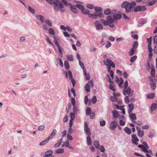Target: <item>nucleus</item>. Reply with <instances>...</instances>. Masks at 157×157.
<instances>
[{
	"instance_id": "f257e3e1",
	"label": "nucleus",
	"mask_w": 157,
	"mask_h": 157,
	"mask_svg": "<svg viewBox=\"0 0 157 157\" xmlns=\"http://www.w3.org/2000/svg\"><path fill=\"white\" fill-rule=\"evenodd\" d=\"M52 2V4L54 5V10L56 12L59 10V8L60 10L62 12H65V10L64 9V6L63 4L59 0H56Z\"/></svg>"
},
{
	"instance_id": "f03ea898",
	"label": "nucleus",
	"mask_w": 157,
	"mask_h": 157,
	"mask_svg": "<svg viewBox=\"0 0 157 157\" xmlns=\"http://www.w3.org/2000/svg\"><path fill=\"white\" fill-rule=\"evenodd\" d=\"M136 4L135 2L132 1L131 3H129V5L128 6V8L126 9V12L129 13L133 11L132 9L134 8L136 6Z\"/></svg>"
},
{
	"instance_id": "7ed1b4c3",
	"label": "nucleus",
	"mask_w": 157,
	"mask_h": 157,
	"mask_svg": "<svg viewBox=\"0 0 157 157\" xmlns=\"http://www.w3.org/2000/svg\"><path fill=\"white\" fill-rule=\"evenodd\" d=\"M118 123L115 120L111 122L109 124V128L112 130L113 131L117 127Z\"/></svg>"
},
{
	"instance_id": "20e7f679",
	"label": "nucleus",
	"mask_w": 157,
	"mask_h": 157,
	"mask_svg": "<svg viewBox=\"0 0 157 157\" xmlns=\"http://www.w3.org/2000/svg\"><path fill=\"white\" fill-rule=\"evenodd\" d=\"M84 129L87 135L90 136L91 135L90 129L88 127V124L86 122L84 123Z\"/></svg>"
},
{
	"instance_id": "39448f33",
	"label": "nucleus",
	"mask_w": 157,
	"mask_h": 157,
	"mask_svg": "<svg viewBox=\"0 0 157 157\" xmlns=\"http://www.w3.org/2000/svg\"><path fill=\"white\" fill-rule=\"evenodd\" d=\"M89 84L91 86L93 87L94 86V84L93 81L92 80L89 81L88 83L86 84L85 86V89L86 91L87 92H89L90 91V86Z\"/></svg>"
},
{
	"instance_id": "423d86ee",
	"label": "nucleus",
	"mask_w": 157,
	"mask_h": 157,
	"mask_svg": "<svg viewBox=\"0 0 157 157\" xmlns=\"http://www.w3.org/2000/svg\"><path fill=\"white\" fill-rule=\"evenodd\" d=\"M70 9L74 13L77 14L78 13V11L77 10L75 5L71 4L70 6Z\"/></svg>"
},
{
	"instance_id": "0eeeda50",
	"label": "nucleus",
	"mask_w": 157,
	"mask_h": 157,
	"mask_svg": "<svg viewBox=\"0 0 157 157\" xmlns=\"http://www.w3.org/2000/svg\"><path fill=\"white\" fill-rule=\"evenodd\" d=\"M53 151L51 150H49L46 151L43 157H54V155H52Z\"/></svg>"
},
{
	"instance_id": "6e6552de",
	"label": "nucleus",
	"mask_w": 157,
	"mask_h": 157,
	"mask_svg": "<svg viewBox=\"0 0 157 157\" xmlns=\"http://www.w3.org/2000/svg\"><path fill=\"white\" fill-rule=\"evenodd\" d=\"M94 25L96 27L97 30L103 29V26L102 24L99 23V21H96L94 23Z\"/></svg>"
},
{
	"instance_id": "1a4fd4ad",
	"label": "nucleus",
	"mask_w": 157,
	"mask_h": 157,
	"mask_svg": "<svg viewBox=\"0 0 157 157\" xmlns=\"http://www.w3.org/2000/svg\"><path fill=\"white\" fill-rule=\"evenodd\" d=\"M136 129L138 131V135L141 137H142L144 135V132L143 131H141L140 128L139 127H136Z\"/></svg>"
},
{
	"instance_id": "9d476101",
	"label": "nucleus",
	"mask_w": 157,
	"mask_h": 157,
	"mask_svg": "<svg viewBox=\"0 0 157 157\" xmlns=\"http://www.w3.org/2000/svg\"><path fill=\"white\" fill-rule=\"evenodd\" d=\"M129 2L127 1L123 2L121 4V7L125 8V12H126V9L128 8V6L129 5Z\"/></svg>"
},
{
	"instance_id": "9b49d317",
	"label": "nucleus",
	"mask_w": 157,
	"mask_h": 157,
	"mask_svg": "<svg viewBox=\"0 0 157 157\" xmlns=\"http://www.w3.org/2000/svg\"><path fill=\"white\" fill-rule=\"evenodd\" d=\"M121 17V14L115 13L113 15V18L115 20H117L120 19Z\"/></svg>"
},
{
	"instance_id": "f8f14e48",
	"label": "nucleus",
	"mask_w": 157,
	"mask_h": 157,
	"mask_svg": "<svg viewBox=\"0 0 157 157\" xmlns=\"http://www.w3.org/2000/svg\"><path fill=\"white\" fill-rule=\"evenodd\" d=\"M51 139V138L50 137H48L45 140L41 142L39 144L40 145L42 146L48 143V141Z\"/></svg>"
},
{
	"instance_id": "ddd939ff",
	"label": "nucleus",
	"mask_w": 157,
	"mask_h": 157,
	"mask_svg": "<svg viewBox=\"0 0 157 157\" xmlns=\"http://www.w3.org/2000/svg\"><path fill=\"white\" fill-rule=\"evenodd\" d=\"M128 106L129 108V109L128 110V112L129 115H130V113H132V111L134 109V107L133 104L132 103H131L130 104L128 105Z\"/></svg>"
},
{
	"instance_id": "4468645a",
	"label": "nucleus",
	"mask_w": 157,
	"mask_h": 157,
	"mask_svg": "<svg viewBox=\"0 0 157 157\" xmlns=\"http://www.w3.org/2000/svg\"><path fill=\"white\" fill-rule=\"evenodd\" d=\"M106 62L110 65L113 68L115 67V64L112 61V60H110L109 59H107L106 60Z\"/></svg>"
},
{
	"instance_id": "2eb2a0df",
	"label": "nucleus",
	"mask_w": 157,
	"mask_h": 157,
	"mask_svg": "<svg viewBox=\"0 0 157 157\" xmlns=\"http://www.w3.org/2000/svg\"><path fill=\"white\" fill-rule=\"evenodd\" d=\"M133 154L136 156H138V157H145L143 155H142L137 152H135ZM146 155L147 156V157H151V155L150 154H148V153H146Z\"/></svg>"
},
{
	"instance_id": "dca6fc26",
	"label": "nucleus",
	"mask_w": 157,
	"mask_h": 157,
	"mask_svg": "<svg viewBox=\"0 0 157 157\" xmlns=\"http://www.w3.org/2000/svg\"><path fill=\"white\" fill-rule=\"evenodd\" d=\"M106 19L108 22L109 23H112L115 20L113 18H112V17L111 16H108L106 17Z\"/></svg>"
},
{
	"instance_id": "f3484780",
	"label": "nucleus",
	"mask_w": 157,
	"mask_h": 157,
	"mask_svg": "<svg viewBox=\"0 0 157 157\" xmlns=\"http://www.w3.org/2000/svg\"><path fill=\"white\" fill-rule=\"evenodd\" d=\"M112 112L113 114V117L115 118H118L120 116L119 113L116 110H113L112 111Z\"/></svg>"
},
{
	"instance_id": "a211bd4d",
	"label": "nucleus",
	"mask_w": 157,
	"mask_h": 157,
	"mask_svg": "<svg viewBox=\"0 0 157 157\" xmlns=\"http://www.w3.org/2000/svg\"><path fill=\"white\" fill-rule=\"evenodd\" d=\"M88 16L89 18H91L92 19H97L96 13H95L94 14L89 13Z\"/></svg>"
},
{
	"instance_id": "6ab92c4d",
	"label": "nucleus",
	"mask_w": 157,
	"mask_h": 157,
	"mask_svg": "<svg viewBox=\"0 0 157 157\" xmlns=\"http://www.w3.org/2000/svg\"><path fill=\"white\" fill-rule=\"evenodd\" d=\"M84 75L86 77V80H89L90 78V76L89 74H87L86 70H84L83 71Z\"/></svg>"
},
{
	"instance_id": "aec40b11",
	"label": "nucleus",
	"mask_w": 157,
	"mask_h": 157,
	"mask_svg": "<svg viewBox=\"0 0 157 157\" xmlns=\"http://www.w3.org/2000/svg\"><path fill=\"white\" fill-rule=\"evenodd\" d=\"M157 108V104L155 103H153L151 106V112H153Z\"/></svg>"
},
{
	"instance_id": "412c9836",
	"label": "nucleus",
	"mask_w": 157,
	"mask_h": 157,
	"mask_svg": "<svg viewBox=\"0 0 157 157\" xmlns=\"http://www.w3.org/2000/svg\"><path fill=\"white\" fill-rule=\"evenodd\" d=\"M64 66L65 68L67 70H68L69 68V64L68 61L67 60H65L64 62Z\"/></svg>"
},
{
	"instance_id": "4be33fe9",
	"label": "nucleus",
	"mask_w": 157,
	"mask_h": 157,
	"mask_svg": "<svg viewBox=\"0 0 157 157\" xmlns=\"http://www.w3.org/2000/svg\"><path fill=\"white\" fill-rule=\"evenodd\" d=\"M37 19L39 18L40 20L41 21L42 23H43L44 22V17L43 16L41 15H37L36 17Z\"/></svg>"
},
{
	"instance_id": "5701e85b",
	"label": "nucleus",
	"mask_w": 157,
	"mask_h": 157,
	"mask_svg": "<svg viewBox=\"0 0 157 157\" xmlns=\"http://www.w3.org/2000/svg\"><path fill=\"white\" fill-rule=\"evenodd\" d=\"M94 9L96 12H101L102 11V8L99 6H95L94 7Z\"/></svg>"
},
{
	"instance_id": "b1692460",
	"label": "nucleus",
	"mask_w": 157,
	"mask_h": 157,
	"mask_svg": "<svg viewBox=\"0 0 157 157\" xmlns=\"http://www.w3.org/2000/svg\"><path fill=\"white\" fill-rule=\"evenodd\" d=\"M87 144L88 145H90L92 144L91 137L90 136H88L86 138Z\"/></svg>"
},
{
	"instance_id": "393cba45",
	"label": "nucleus",
	"mask_w": 157,
	"mask_h": 157,
	"mask_svg": "<svg viewBox=\"0 0 157 157\" xmlns=\"http://www.w3.org/2000/svg\"><path fill=\"white\" fill-rule=\"evenodd\" d=\"M138 43L137 41H134L133 43L132 48L136 50L138 47Z\"/></svg>"
},
{
	"instance_id": "a878e982",
	"label": "nucleus",
	"mask_w": 157,
	"mask_h": 157,
	"mask_svg": "<svg viewBox=\"0 0 157 157\" xmlns=\"http://www.w3.org/2000/svg\"><path fill=\"white\" fill-rule=\"evenodd\" d=\"M82 4H76L75 5V6L77 8L81 10V12L82 11V10H84V7L83 5H82Z\"/></svg>"
},
{
	"instance_id": "bb28decb",
	"label": "nucleus",
	"mask_w": 157,
	"mask_h": 157,
	"mask_svg": "<svg viewBox=\"0 0 157 157\" xmlns=\"http://www.w3.org/2000/svg\"><path fill=\"white\" fill-rule=\"evenodd\" d=\"M45 23L47 25H48L49 27H52V24L51 21L49 19H46L44 21Z\"/></svg>"
},
{
	"instance_id": "cd10ccee",
	"label": "nucleus",
	"mask_w": 157,
	"mask_h": 157,
	"mask_svg": "<svg viewBox=\"0 0 157 157\" xmlns=\"http://www.w3.org/2000/svg\"><path fill=\"white\" fill-rule=\"evenodd\" d=\"M124 131L128 135L131 133L132 131L131 129L127 127H126L124 129Z\"/></svg>"
},
{
	"instance_id": "c85d7f7f",
	"label": "nucleus",
	"mask_w": 157,
	"mask_h": 157,
	"mask_svg": "<svg viewBox=\"0 0 157 157\" xmlns=\"http://www.w3.org/2000/svg\"><path fill=\"white\" fill-rule=\"evenodd\" d=\"M82 11H81V13L84 15L88 14V15L90 13V11L89 10L86 9L84 8V10H82Z\"/></svg>"
},
{
	"instance_id": "c756f323",
	"label": "nucleus",
	"mask_w": 157,
	"mask_h": 157,
	"mask_svg": "<svg viewBox=\"0 0 157 157\" xmlns=\"http://www.w3.org/2000/svg\"><path fill=\"white\" fill-rule=\"evenodd\" d=\"M149 85L151 90H154L156 89V85L154 82H151L150 83Z\"/></svg>"
},
{
	"instance_id": "7c9ffc66",
	"label": "nucleus",
	"mask_w": 157,
	"mask_h": 157,
	"mask_svg": "<svg viewBox=\"0 0 157 157\" xmlns=\"http://www.w3.org/2000/svg\"><path fill=\"white\" fill-rule=\"evenodd\" d=\"M135 49L132 48L128 52L129 55L131 56L133 55L135 52Z\"/></svg>"
},
{
	"instance_id": "2f4dec72",
	"label": "nucleus",
	"mask_w": 157,
	"mask_h": 157,
	"mask_svg": "<svg viewBox=\"0 0 157 157\" xmlns=\"http://www.w3.org/2000/svg\"><path fill=\"white\" fill-rule=\"evenodd\" d=\"M111 12V10L110 9L107 8L104 10V13L105 14L108 15L110 14Z\"/></svg>"
},
{
	"instance_id": "473e14b6",
	"label": "nucleus",
	"mask_w": 157,
	"mask_h": 157,
	"mask_svg": "<svg viewBox=\"0 0 157 157\" xmlns=\"http://www.w3.org/2000/svg\"><path fill=\"white\" fill-rule=\"evenodd\" d=\"M140 8L141 7L140 6H137L136 7L135 6L134 8V9L133 10V11L135 12H136L140 11V10H141Z\"/></svg>"
},
{
	"instance_id": "72a5a7b5",
	"label": "nucleus",
	"mask_w": 157,
	"mask_h": 157,
	"mask_svg": "<svg viewBox=\"0 0 157 157\" xmlns=\"http://www.w3.org/2000/svg\"><path fill=\"white\" fill-rule=\"evenodd\" d=\"M130 113V115L129 116L130 118L132 120H136V114L135 113Z\"/></svg>"
},
{
	"instance_id": "f704fd0d",
	"label": "nucleus",
	"mask_w": 157,
	"mask_h": 157,
	"mask_svg": "<svg viewBox=\"0 0 157 157\" xmlns=\"http://www.w3.org/2000/svg\"><path fill=\"white\" fill-rule=\"evenodd\" d=\"M155 94L154 93L148 94L147 95V97L148 99H153L155 97Z\"/></svg>"
},
{
	"instance_id": "c9c22d12",
	"label": "nucleus",
	"mask_w": 157,
	"mask_h": 157,
	"mask_svg": "<svg viewBox=\"0 0 157 157\" xmlns=\"http://www.w3.org/2000/svg\"><path fill=\"white\" fill-rule=\"evenodd\" d=\"M64 152V149L63 148H60L56 151V153L57 154H62Z\"/></svg>"
},
{
	"instance_id": "e433bc0d",
	"label": "nucleus",
	"mask_w": 157,
	"mask_h": 157,
	"mask_svg": "<svg viewBox=\"0 0 157 157\" xmlns=\"http://www.w3.org/2000/svg\"><path fill=\"white\" fill-rule=\"evenodd\" d=\"M156 2H157V0H153L152 1L149 2L148 4H147V6L148 5L150 6H152Z\"/></svg>"
},
{
	"instance_id": "4c0bfd02",
	"label": "nucleus",
	"mask_w": 157,
	"mask_h": 157,
	"mask_svg": "<svg viewBox=\"0 0 157 157\" xmlns=\"http://www.w3.org/2000/svg\"><path fill=\"white\" fill-rule=\"evenodd\" d=\"M57 132V131L56 129H54L52 132V133L48 137H50L51 138V139L56 135Z\"/></svg>"
},
{
	"instance_id": "58836bf2",
	"label": "nucleus",
	"mask_w": 157,
	"mask_h": 157,
	"mask_svg": "<svg viewBox=\"0 0 157 157\" xmlns=\"http://www.w3.org/2000/svg\"><path fill=\"white\" fill-rule=\"evenodd\" d=\"M97 17H104V15L103 13L101 12H99V13H96Z\"/></svg>"
},
{
	"instance_id": "ea45409f",
	"label": "nucleus",
	"mask_w": 157,
	"mask_h": 157,
	"mask_svg": "<svg viewBox=\"0 0 157 157\" xmlns=\"http://www.w3.org/2000/svg\"><path fill=\"white\" fill-rule=\"evenodd\" d=\"M102 23L104 24L105 26H107L109 25L108 21L103 19H101L100 20Z\"/></svg>"
},
{
	"instance_id": "a19ab883",
	"label": "nucleus",
	"mask_w": 157,
	"mask_h": 157,
	"mask_svg": "<svg viewBox=\"0 0 157 157\" xmlns=\"http://www.w3.org/2000/svg\"><path fill=\"white\" fill-rule=\"evenodd\" d=\"M91 109L90 107H87L86 108V115H89L91 113Z\"/></svg>"
},
{
	"instance_id": "79ce46f5",
	"label": "nucleus",
	"mask_w": 157,
	"mask_h": 157,
	"mask_svg": "<svg viewBox=\"0 0 157 157\" xmlns=\"http://www.w3.org/2000/svg\"><path fill=\"white\" fill-rule=\"evenodd\" d=\"M137 58V56L136 55L132 57L130 59V62L133 63Z\"/></svg>"
},
{
	"instance_id": "37998d69",
	"label": "nucleus",
	"mask_w": 157,
	"mask_h": 157,
	"mask_svg": "<svg viewBox=\"0 0 157 157\" xmlns=\"http://www.w3.org/2000/svg\"><path fill=\"white\" fill-rule=\"evenodd\" d=\"M94 145L95 146L96 148H99L100 144L98 140L94 141Z\"/></svg>"
},
{
	"instance_id": "c03bdc74",
	"label": "nucleus",
	"mask_w": 157,
	"mask_h": 157,
	"mask_svg": "<svg viewBox=\"0 0 157 157\" xmlns=\"http://www.w3.org/2000/svg\"><path fill=\"white\" fill-rule=\"evenodd\" d=\"M49 33L52 35H54L55 34V33L54 29L52 28H50L48 30Z\"/></svg>"
},
{
	"instance_id": "a18cd8bd",
	"label": "nucleus",
	"mask_w": 157,
	"mask_h": 157,
	"mask_svg": "<svg viewBox=\"0 0 157 157\" xmlns=\"http://www.w3.org/2000/svg\"><path fill=\"white\" fill-rule=\"evenodd\" d=\"M131 141L133 144H135L136 145H137L138 144L137 142L139 141V139L138 138H136V140L132 139Z\"/></svg>"
},
{
	"instance_id": "49530a36",
	"label": "nucleus",
	"mask_w": 157,
	"mask_h": 157,
	"mask_svg": "<svg viewBox=\"0 0 157 157\" xmlns=\"http://www.w3.org/2000/svg\"><path fill=\"white\" fill-rule=\"evenodd\" d=\"M28 9L29 11L32 13H35V10L34 9L32 8L31 6H28Z\"/></svg>"
},
{
	"instance_id": "de8ad7c7",
	"label": "nucleus",
	"mask_w": 157,
	"mask_h": 157,
	"mask_svg": "<svg viewBox=\"0 0 157 157\" xmlns=\"http://www.w3.org/2000/svg\"><path fill=\"white\" fill-rule=\"evenodd\" d=\"M150 74L153 78H155V70H151Z\"/></svg>"
},
{
	"instance_id": "09e8293b",
	"label": "nucleus",
	"mask_w": 157,
	"mask_h": 157,
	"mask_svg": "<svg viewBox=\"0 0 157 157\" xmlns=\"http://www.w3.org/2000/svg\"><path fill=\"white\" fill-rule=\"evenodd\" d=\"M73 113L75 114H76L78 111V107L75 105L73 106Z\"/></svg>"
},
{
	"instance_id": "8fccbe9b",
	"label": "nucleus",
	"mask_w": 157,
	"mask_h": 157,
	"mask_svg": "<svg viewBox=\"0 0 157 157\" xmlns=\"http://www.w3.org/2000/svg\"><path fill=\"white\" fill-rule=\"evenodd\" d=\"M97 101L96 97V96H94L92 98V102L94 104H95Z\"/></svg>"
},
{
	"instance_id": "3c124183",
	"label": "nucleus",
	"mask_w": 157,
	"mask_h": 157,
	"mask_svg": "<svg viewBox=\"0 0 157 157\" xmlns=\"http://www.w3.org/2000/svg\"><path fill=\"white\" fill-rule=\"evenodd\" d=\"M67 57L69 61H73L74 60L73 58L72 55H67Z\"/></svg>"
},
{
	"instance_id": "603ef678",
	"label": "nucleus",
	"mask_w": 157,
	"mask_h": 157,
	"mask_svg": "<svg viewBox=\"0 0 157 157\" xmlns=\"http://www.w3.org/2000/svg\"><path fill=\"white\" fill-rule=\"evenodd\" d=\"M71 101L72 105L73 106L75 105L76 101L75 100V98H74L72 97H71Z\"/></svg>"
},
{
	"instance_id": "864d4df0",
	"label": "nucleus",
	"mask_w": 157,
	"mask_h": 157,
	"mask_svg": "<svg viewBox=\"0 0 157 157\" xmlns=\"http://www.w3.org/2000/svg\"><path fill=\"white\" fill-rule=\"evenodd\" d=\"M46 40L49 44L52 45L53 46L54 48H55L54 44L52 42H51L49 38L47 36V38H46Z\"/></svg>"
},
{
	"instance_id": "5fc2aeb1",
	"label": "nucleus",
	"mask_w": 157,
	"mask_h": 157,
	"mask_svg": "<svg viewBox=\"0 0 157 157\" xmlns=\"http://www.w3.org/2000/svg\"><path fill=\"white\" fill-rule=\"evenodd\" d=\"M103 63L105 65L107 66V70L111 69V66L110 65H109L106 64V62L105 60L103 61Z\"/></svg>"
},
{
	"instance_id": "6e6d98bb",
	"label": "nucleus",
	"mask_w": 157,
	"mask_h": 157,
	"mask_svg": "<svg viewBox=\"0 0 157 157\" xmlns=\"http://www.w3.org/2000/svg\"><path fill=\"white\" fill-rule=\"evenodd\" d=\"M79 63L81 68L83 69V71L84 70H86L84 67V66L83 63L81 62L80 60L79 61Z\"/></svg>"
},
{
	"instance_id": "4d7b16f0",
	"label": "nucleus",
	"mask_w": 157,
	"mask_h": 157,
	"mask_svg": "<svg viewBox=\"0 0 157 157\" xmlns=\"http://www.w3.org/2000/svg\"><path fill=\"white\" fill-rule=\"evenodd\" d=\"M75 114L74 113H71L70 115V120H73L75 117Z\"/></svg>"
},
{
	"instance_id": "13d9d810",
	"label": "nucleus",
	"mask_w": 157,
	"mask_h": 157,
	"mask_svg": "<svg viewBox=\"0 0 157 157\" xmlns=\"http://www.w3.org/2000/svg\"><path fill=\"white\" fill-rule=\"evenodd\" d=\"M86 6L87 8L90 9H92L94 8V6L91 4H87L86 5Z\"/></svg>"
},
{
	"instance_id": "bf43d9fd",
	"label": "nucleus",
	"mask_w": 157,
	"mask_h": 157,
	"mask_svg": "<svg viewBox=\"0 0 157 157\" xmlns=\"http://www.w3.org/2000/svg\"><path fill=\"white\" fill-rule=\"evenodd\" d=\"M146 68L147 70H149L150 69V64L149 61L148 60H147V63L146 64Z\"/></svg>"
},
{
	"instance_id": "052dcab7",
	"label": "nucleus",
	"mask_w": 157,
	"mask_h": 157,
	"mask_svg": "<svg viewBox=\"0 0 157 157\" xmlns=\"http://www.w3.org/2000/svg\"><path fill=\"white\" fill-rule=\"evenodd\" d=\"M61 1L63 3L67 6H69L71 5V4L68 3L66 0H61Z\"/></svg>"
},
{
	"instance_id": "680f3d73",
	"label": "nucleus",
	"mask_w": 157,
	"mask_h": 157,
	"mask_svg": "<svg viewBox=\"0 0 157 157\" xmlns=\"http://www.w3.org/2000/svg\"><path fill=\"white\" fill-rule=\"evenodd\" d=\"M147 41L148 43V45H151L152 41V37H150V38H147Z\"/></svg>"
},
{
	"instance_id": "e2e57ef3",
	"label": "nucleus",
	"mask_w": 157,
	"mask_h": 157,
	"mask_svg": "<svg viewBox=\"0 0 157 157\" xmlns=\"http://www.w3.org/2000/svg\"><path fill=\"white\" fill-rule=\"evenodd\" d=\"M100 150L101 152H104L105 151V149L103 145H101L100 147L99 146V148H98Z\"/></svg>"
},
{
	"instance_id": "0e129e2a",
	"label": "nucleus",
	"mask_w": 157,
	"mask_h": 157,
	"mask_svg": "<svg viewBox=\"0 0 157 157\" xmlns=\"http://www.w3.org/2000/svg\"><path fill=\"white\" fill-rule=\"evenodd\" d=\"M143 151L145 153H150L151 155H152V151L151 150H148L147 149H145L144 150H143Z\"/></svg>"
},
{
	"instance_id": "69168bd1",
	"label": "nucleus",
	"mask_w": 157,
	"mask_h": 157,
	"mask_svg": "<svg viewBox=\"0 0 157 157\" xmlns=\"http://www.w3.org/2000/svg\"><path fill=\"white\" fill-rule=\"evenodd\" d=\"M44 126L43 125H40L38 127V130L39 131H42L44 128Z\"/></svg>"
},
{
	"instance_id": "338daca9",
	"label": "nucleus",
	"mask_w": 157,
	"mask_h": 157,
	"mask_svg": "<svg viewBox=\"0 0 157 157\" xmlns=\"http://www.w3.org/2000/svg\"><path fill=\"white\" fill-rule=\"evenodd\" d=\"M140 7L141 10L140 11H144L147 10V8L144 6H140Z\"/></svg>"
},
{
	"instance_id": "774afa93",
	"label": "nucleus",
	"mask_w": 157,
	"mask_h": 157,
	"mask_svg": "<svg viewBox=\"0 0 157 157\" xmlns=\"http://www.w3.org/2000/svg\"><path fill=\"white\" fill-rule=\"evenodd\" d=\"M106 124V122L104 120H102L100 122V125L101 126H103L105 125Z\"/></svg>"
}]
</instances>
